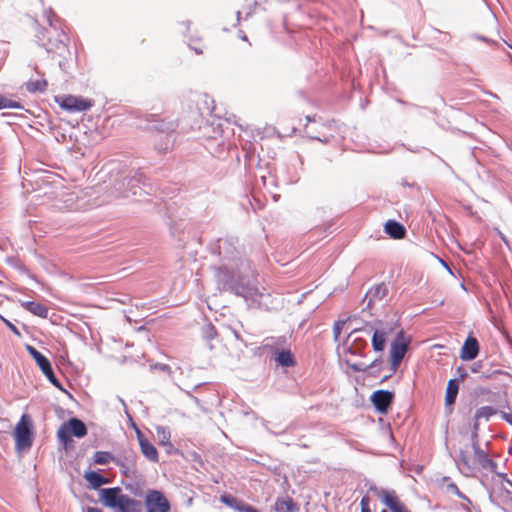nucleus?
<instances>
[{
    "label": "nucleus",
    "mask_w": 512,
    "mask_h": 512,
    "mask_svg": "<svg viewBox=\"0 0 512 512\" xmlns=\"http://www.w3.org/2000/svg\"><path fill=\"white\" fill-rule=\"evenodd\" d=\"M102 503L116 512H140L141 503L128 495L122 494L118 487L102 489L100 492Z\"/></svg>",
    "instance_id": "f257e3e1"
},
{
    "label": "nucleus",
    "mask_w": 512,
    "mask_h": 512,
    "mask_svg": "<svg viewBox=\"0 0 512 512\" xmlns=\"http://www.w3.org/2000/svg\"><path fill=\"white\" fill-rule=\"evenodd\" d=\"M15 446L18 451L28 450L33 443V422L28 414H23L14 429Z\"/></svg>",
    "instance_id": "f03ea898"
},
{
    "label": "nucleus",
    "mask_w": 512,
    "mask_h": 512,
    "mask_svg": "<svg viewBox=\"0 0 512 512\" xmlns=\"http://www.w3.org/2000/svg\"><path fill=\"white\" fill-rule=\"evenodd\" d=\"M87 434V427L83 421L71 418L64 422L57 431L59 441L67 446L72 442V436L82 438Z\"/></svg>",
    "instance_id": "7ed1b4c3"
},
{
    "label": "nucleus",
    "mask_w": 512,
    "mask_h": 512,
    "mask_svg": "<svg viewBox=\"0 0 512 512\" xmlns=\"http://www.w3.org/2000/svg\"><path fill=\"white\" fill-rule=\"evenodd\" d=\"M55 100L61 108L68 112L86 111L93 105L92 101L74 95L55 97Z\"/></svg>",
    "instance_id": "20e7f679"
},
{
    "label": "nucleus",
    "mask_w": 512,
    "mask_h": 512,
    "mask_svg": "<svg viewBox=\"0 0 512 512\" xmlns=\"http://www.w3.org/2000/svg\"><path fill=\"white\" fill-rule=\"evenodd\" d=\"M408 349V341L405 340L403 331L400 330L391 345L390 361L393 371H396Z\"/></svg>",
    "instance_id": "39448f33"
},
{
    "label": "nucleus",
    "mask_w": 512,
    "mask_h": 512,
    "mask_svg": "<svg viewBox=\"0 0 512 512\" xmlns=\"http://www.w3.org/2000/svg\"><path fill=\"white\" fill-rule=\"evenodd\" d=\"M28 351L33 359L38 364L39 368L43 372V374L48 378V380L56 387H60L59 381L57 380L53 369L51 367L50 361L37 349L32 346H28Z\"/></svg>",
    "instance_id": "423d86ee"
},
{
    "label": "nucleus",
    "mask_w": 512,
    "mask_h": 512,
    "mask_svg": "<svg viewBox=\"0 0 512 512\" xmlns=\"http://www.w3.org/2000/svg\"><path fill=\"white\" fill-rule=\"evenodd\" d=\"M146 512H169L170 504L163 493L157 490L150 491L146 496Z\"/></svg>",
    "instance_id": "0eeeda50"
},
{
    "label": "nucleus",
    "mask_w": 512,
    "mask_h": 512,
    "mask_svg": "<svg viewBox=\"0 0 512 512\" xmlns=\"http://www.w3.org/2000/svg\"><path fill=\"white\" fill-rule=\"evenodd\" d=\"M378 497L383 504L389 507L391 512H411L394 490L382 489L378 492Z\"/></svg>",
    "instance_id": "6e6552de"
},
{
    "label": "nucleus",
    "mask_w": 512,
    "mask_h": 512,
    "mask_svg": "<svg viewBox=\"0 0 512 512\" xmlns=\"http://www.w3.org/2000/svg\"><path fill=\"white\" fill-rule=\"evenodd\" d=\"M394 394L387 390H377L371 396V401L375 408L381 412L386 413L392 404Z\"/></svg>",
    "instance_id": "1a4fd4ad"
},
{
    "label": "nucleus",
    "mask_w": 512,
    "mask_h": 512,
    "mask_svg": "<svg viewBox=\"0 0 512 512\" xmlns=\"http://www.w3.org/2000/svg\"><path fill=\"white\" fill-rule=\"evenodd\" d=\"M473 456L472 461L474 462V468L481 467L483 469H490L494 471L496 464L489 458L488 454L483 451L477 443L473 444Z\"/></svg>",
    "instance_id": "9d476101"
},
{
    "label": "nucleus",
    "mask_w": 512,
    "mask_h": 512,
    "mask_svg": "<svg viewBox=\"0 0 512 512\" xmlns=\"http://www.w3.org/2000/svg\"><path fill=\"white\" fill-rule=\"evenodd\" d=\"M137 439L142 454L152 462H158V452L156 447L143 435L140 429L136 428Z\"/></svg>",
    "instance_id": "9b49d317"
},
{
    "label": "nucleus",
    "mask_w": 512,
    "mask_h": 512,
    "mask_svg": "<svg viewBox=\"0 0 512 512\" xmlns=\"http://www.w3.org/2000/svg\"><path fill=\"white\" fill-rule=\"evenodd\" d=\"M273 510L274 512H298L299 505L292 497L286 495L276 498Z\"/></svg>",
    "instance_id": "f8f14e48"
},
{
    "label": "nucleus",
    "mask_w": 512,
    "mask_h": 512,
    "mask_svg": "<svg viewBox=\"0 0 512 512\" xmlns=\"http://www.w3.org/2000/svg\"><path fill=\"white\" fill-rule=\"evenodd\" d=\"M479 352V345L476 338H468L461 349L460 357L462 360H473Z\"/></svg>",
    "instance_id": "ddd939ff"
},
{
    "label": "nucleus",
    "mask_w": 512,
    "mask_h": 512,
    "mask_svg": "<svg viewBox=\"0 0 512 512\" xmlns=\"http://www.w3.org/2000/svg\"><path fill=\"white\" fill-rule=\"evenodd\" d=\"M391 328L376 329L372 336V347L374 351H383L386 345V338L391 332Z\"/></svg>",
    "instance_id": "4468645a"
},
{
    "label": "nucleus",
    "mask_w": 512,
    "mask_h": 512,
    "mask_svg": "<svg viewBox=\"0 0 512 512\" xmlns=\"http://www.w3.org/2000/svg\"><path fill=\"white\" fill-rule=\"evenodd\" d=\"M21 306L25 310L29 311L30 313H32L35 316H38L40 318H47L48 317V313H49L48 307H46L45 305H43L40 302H36V301H22L21 302Z\"/></svg>",
    "instance_id": "2eb2a0df"
},
{
    "label": "nucleus",
    "mask_w": 512,
    "mask_h": 512,
    "mask_svg": "<svg viewBox=\"0 0 512 512\" xmlns=\"http://www.w3.org/2000/svg\"><path fill=\"white\" fill-rule=\"evenodd\" d=\"M220 501L225 505L237 510L238 512H248V509L251 507V505L229 494L221 495Z\"/></svg>",
    "instance_id": "dca6fc26"
},
{
    "label": "nucleus",
    "mask_w": 512,
    "mask_h": 512,
    "mask_svg": "<svg viewBox=\"0 0 512 512\" xmlns=\"http://www.w3.org/2000/svg\"><path fill=\"white\" fill-rule=\"evenodd\" d=\"M384 230L393 239H402L406 233L403 225L393 220L386 222Z\"/></svg>",
    "instance_id": "f3484780"
},
{
    "label": "nucleus",
    "mask_w": 512,
    "mask_h": 512,
    "mask_svg": "<svg viewBox=\"0 0 512 512\" xmlns=\"http://www.w3.org/2000/svg\"><path fill=\"white\" fill-rule=\"evenodd\" d=\"M274 359L279 365L284 367H292L295 365L294 356L290 350L284 349L276 351Z\"/></svg>",
    "instance_id": "a211bd4d"
},
{
    "label": "nucleus",
    "mask_w": 512,
    "mask_h": 512,
    "mask_svg": "<svg viewBox=\"0 0 512 512\" xmlns=\"http://www.w3.org/2000/svg\"><path fill=\"white\" fill-rule=\"evenodd\" d=\"M459 386L455 379H450L446 388L445 403L450 406L455 403Z\"/></svg>",
    "instance_id": "6ab92c4d"
},
{
    "label": "nucleus",
    "mask_w": 512,
    "mask_h": 512,
    "mask_svg": "<svg viewBox=\"0 0 512 512\" xmlns=\"http://www.w3.org/2000/svg\"><path fill=\"white\" fill-rule=\"evenodd\" d=\"M84 478L90 484V486L94 489L99 488L100 486L107 484L108 480L100 475L98 472L89 471L84 474Z\"/></svg>",
    "instance_id": "aec40b11"
},
{
    "label": "nucleus",
    "mask_w": 512,
    "mask_h": 512,
    "mask_svg": "<svg viewBox=\"0 0 512 512\" xmlns=\"http://www.w3.org/2000/svg\"><path fill=\"white\" fill-rule=\"evenodd\" d=\"M48 86L45 79L29 80L25 83V88L30 93L44 92Z\"/></svg>",
    "instance_id": "412c9836"
},
{
    "label": "nucleus",
    "mask_w": 512,
    "mask_h": 512,
    "mask_svg": "<svg viewBox=\"0 0 512 512\" xmlns=\"http://www.w3.org/2000/svg\"><path fill=\"white\" fill-rule=\"evenodd\" d=\"M48 51L59 56H65L68 53V47L63 39H59L55 43L50 42Z\"/></svg>",
    "instance_id": "4be33fe9"
},
{
    "label": "nucleus",
    "mask_w": 512,
    "mask_h": 512,
    "mask_svg": "<svg viewBox=\"0 0 512 512\" xmlns=\"http://www.w3.org/2000/svg\"><path fill=\"white\" fill-rule=\"evenodd\" d=\"M94 462L99 465H106L114 461V456L108 451H97L94 453Z\"/></svg>",
    "instance_id": "5701e85b"
},
{
    "label": "nucleus",
    "mask_w": 512,
    "mask_h": 512,
    "mask_svg": "<svg viewBox=\"0 0 512 512\" xmlns=\"http://www.w3.org/2000/svg\"><path fill=\"white\" fill-rule=\"evenodd\" d=\"M156 432L159 438L160 445L172 447V444L170 442V433L169 431L166 430V428L158 426L156 428Z\"/></svg>",
    "instance_id": "b1692460"
},
{
    "label": "nucleus",
    "mask_w": 512,
    "mask_h": 512,
    "mask_svg": "<svg viewBox=\"0 0 512 512\" xmlns=\"http://www.w3.org/2000/svg\"><path fill=\"white\" fill-rule=\"evenodd\" d=\"M493 414H495V411L492 407L484 406V407L479 408L476 411L475 418L476 419L485 418L486 420H488Z\"/></svg>",
    "instance_id": "393cba45"
},
{
    "label": "nucleus",
    "mask_w": 512,
    "mask_h": 512,
    "mask_svg": "<svg viewBox=\"0 0 512 512\" xmlns=\"http://www.w3.org/2000/svg\"><path fill=\"white\" fill-rule=\"evenodd\" d=\"M459 460L461 464L468 469H474V462L472 461V456L469 455L468 451L461 450L459 454Z\"/></svg>",
    "instance_id": "a878e982"
},
{
    "label": "nucleus",
    "mask_w": 512,
    "mask_h": 512,
    "mask_svg": "<svg viewBox=\"0 0 512 512\" xmlns=\"http://www.w3.org/2000/svg\"><path fill=\"white\" fill-rule=\"evenodd\" d=\"M3 108H22L21 104L19 102L7 99L0 95V109Z\"/></svg>",
    "instance_id": "bb28decb"
},
{
    "label": "nucleus",
    "mask_w": 512,
    "mask_h": 512,
    "mask_svg": "<svg viewBox=\"0 0 512 512\" xmlns=\"http://www.w3.org/2000/svg\"><path fill=\"white\" fill-rule=\"evenodd\" d=\"M245 298H256L263 296V292L259 291L257 288H247L243 294Z\"/></svg>",
    "instance_id": "cd10ccee"
},
{
    "label": "nucleus",
    "mask_w": 512,
    "mask_h": 512,
    "mask_svg": "<svg viewBox=\"0 0 512 512\" xmlns=\"http://www.w3.org/2000/svg\"><path fill=\"white\" fill-rule=\"evenodd\" d=\"M361 512H371L369 496H363L360 501Z\"/></svg>",
    "instance_id": "c85d7f7f"
},
{
    "label": "nucleus",
    "mask_w": 512,
    "mask_h": 512,
    "mask_svg": "<svg viewBox=\"0 0 512 512\" xmlns=\"http://www.w3.org/2000/svg\"><path fill=\"white\" fill-rule=\"evenodd\" d=\"M372 292H373L374 296L382 298L383 296L386 295L387 289L383 284H381V285L376 286Z\"/></svg>",
    "instance_id": "c756f323"
},
{
    "label": "nucleus",
    "mask_w": 512,
    "mask_h": 512,
    "mask_svg": "<svg viewBox=\"0 0 512 512\" xmlns=\"http://www.w3.org/2000/svg\"><path fill=\"white\" fill-rule=\"evenodd\" d=\"M0 319L6 324V326L17 336H20V332L18 330V328L13 324L11 323L10 321H8L7 319H5L3 316L0 315Z\"/></svg>",
    "instance_id": "7c9ffc66"
},
{
    "label": "nucleus",
    "mask_w": 512,
    "mask_h": 512,
    "mask_svg": "<svg viewBox=\"0 0 512 512\" xmlns=\"http://www.w3.org/2000/svg\"><path fill=\"white\" fill-rule=\"evenodd\" d=\"M348 366L353 370V371H356V372H360V371H366V369L368 368V366H365L363 364H360V363H353V364H349L347 362Z\"/></svg>",
    "instance_id": "2f4dec72"
},
{
    "label": "nucleus",
    "mask_w": 512,
    "mask_h": 512,
    "mask_svg": "<svg viewBox=\"0 0 512 512\" xmlns=\"http://www.w3.org/2000/svg\"><path fill=\"white\" fill-rule=\"evenodd\" d=\"M448 490L453 492L454 494L458 495L459 497H462V493L460 492V490H459V488L457 487L456 484L450 483L448 485Z\"/></svg>",
    "instance_id": "473e14b6"
},
{
    "label": "nucleus",
    "mask_w": 512,
    "mask_h": 512,
    "mask_svg": "<svg viewBox=\"0 0 512 512\" xmlns=\"http://www.w3.org/2000/svg\"><path fill=\"white\" fill-rule=\"evenodd\" d=\"M366 346V342L362 339H355V350L353 351V353L356 352V350H361L363 347Z\"/></svg>",
    "instance_id": "72a5a7b5"
},
{
    "label": "nucleus",
    "mask_w": 512,
    "mask_h": 512,
    "mask_svg": "<svg viewBox=\"0 0 512 512\" xmlns=\"http://www.w3.org/2000/svg\"><path fill=\"white\" fill-rule=\"evenodd\" d=\"M340 331H341V326H340V323H336L334 325V335H335V338L338 339L339 335H340Z\"/></svg>",
    "instance_id": "f704fd0d"
},
{
    "label": "nucleus",
    "mask_w": 512,
    "mask_h": 512,
    "mask_svg": "<svg viewBox=\"0 0 512 512\" xmlns=\"http://www.w3.org/2000/svg\"><path fill=\"white\" fill-rule=\"evenodd\" d=\"M86 512H103V511L96 507H88Z\"/></svg>",
    "instance_id": "c9c22d12"
},
{
    "label": "nucleus",
    "mask_w": 512,
    "mask_h": 512,
    "mask_svg": "<svg viewBox=\"0 0 512 512\" xmlns=\"http://www.w3.org/2000/svg\"><path fill=\"white\" fill-rule=\"evenodd\" d=\"M505 418L510 424H512V415H506Z\"/></svg>",
    "instance_id": "e433bc0d"
},
{
    "label": "nucleus",
    "mask_w": 512,
    "mask_h": 512,
    "mask_svg": "<svg viewBox=\"0 0 512 512\" xmlns=\"http://www.w3.org/2000/svg\"><path fill=\"white\" fill-rule=\"evenodd\" d=\"M193 49L197 52V53H202V49L197 47V46H193Z\"/></svg>",
    "instance_id": "4c0bfd02"
},
{
    "label": "nucleus",
    "mask_w": 512,
    "mask_h": 512,
    "mask_svg": "<svg viewBox=\"0 0 512 512\" xmlns=\"http://www.w3.org/2000/svg\"><path fill=\"white\" fill-rule=\"evenodd\" d=\"M248 512H259L256 508H254L253 506L250 507V509H248Z\"/></svg>",
    "instance_id": "58836bf2"
},
{
    "label": "nucleus",
    "mask_w": 512,
    "mask_h": 512,
    "mask_svg": "<svg viewBox=\"0 0 512 512\" xmlns=\"http://www.w3.org/2000/svg\"><path fill=\"white\" fill-rule=\"evenodd\" d=\"M306 119H307V122H312V121H314V119H312L310 116H307V117H306Z\"/></svg>",
    "instance_id": "ea45409f"
},
{
    "label": "nucleus",
    "mask_w": 512,
    "mask_h": 512,
    "mask_svg": "<svg viewBox=\"0 0 512 512\" xmlns=\"http://www.w3.org/2000/svg\"><path fill=\"white\" fill-rule=\"evenodd\" d=\"M359 330H360V329H354V330L352 331V333H356V332H358Z\"/></svg>",
    "instance_id": "a19ab883"
},
{
    "label": "nucleus",
    "mask_w": 512,
    "mask_h": 512,
    "mask_svg": "<svg viewBox=\"0 0 512 512\" xmlns=\"http://www.w3.org/2000/svg\"><path fill=\"white\" fill-rule=\"evenodd\" d=\"M508 484L512 487V481H508Z\"/></svg>",
    "instance_id": "79ce46f5"
},
{
    "label": "nucleus",
    "mask_w": 512,
    "mask_h": 512,
    "mask_svg": "<svg viewBox=\"0 0 512 512\" xmlns=\"http://www.w3.org/2000/svg\"><path fill=\"white\" fill-rule=\"evenodd\" d=\"M381 512H387L386 510H382Z\"/></svg>",
    "instance_id": "37998d69"
}]
</instances>
